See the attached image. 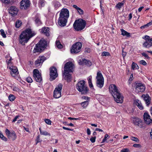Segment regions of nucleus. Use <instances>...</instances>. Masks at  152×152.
I'll list each match as a JSON object with an SVG mask.
<instances>
[{
    "label": "nucleus",
    "instance_id": "obj_45",
    "mask_svg": "<svg viewBox=\"0 0 152 152\" xmlns=\"http://www.w3.org/2000/svg\"><path fill=\"white\" fill-rule=\"evenodd\" d=\"M45 1L44 0H39V4L41 7H43L45 5Z\"/></svg>",
    "mask_w": 152,
    "mask_h": 152
},
{
    "label": "nucleus",
    "instance_id": "obj_23",
    "mask_svg": "<svg viewBox=\"0 0 152 152\" xmlns=\"http://www.w3.org/2000/svg\"><path fill=\"white\" fill-rule=\"evenodd\" d=\"M144 100L145 101L146 105L148 106L151 103V98L149 96V94H143L142 96Z\"/></svg>",
    "mask_w": 152,
    "mask_h": 152
},
{
    "label": "nucleus",
    "instance_id": "obj_50",
    "mask_svg": "<svg viewBox=\"0 0 152 152\" xmlns=\"http://www.w3.org/2000/svg\"><path fill=\"white\" fill-rule=\"evenodd\" d=\"M140 63L141 64L145 66L147 64V63L144 60H142L140 61Z\"/></svg>",
    "mask_w": 152,
    "mask_h": 152
},
{
    "label": "nucleus",
    "instance_id": "obj_28",
    "mask_svg": "<svg viewBox=\"0 0 152 152\" xmlns=\"http://www.w3.org/2000/svg\"><path fill=\"white\" fill-rule=\"evenodd\" d=\"M73 8H75L77 11L80 15H83L84 14V11L80 8L79 7L76 5L74 4L72 6Z\"/></svg>",
    "mask_w": 152,
    "mask_h": 152
},
{
    "label": "nucleus",
    "instance_id": "obj_22",
    "mask_svg": "<svg viewBox=\"0 0 152 152\" xmlns=\"http://www.w3.org/2000/svg\"><path fill=\"white\" fill-rule=\"evenodd\" d=\"M9 68L11 71L10 73L12 77H15L19 74V72L17 67L12 66Z\"/></svg>",
    "mask_w": 152,
    "mask_h": 152
},
{
    "label": "nucleus",
    "instance_id": "obj_9",
    "mask_svg": "<svg viewBox=\"0 0 152 152\" xmlns=\"http://www.w3.org/2000/svg\"><path fill=\"white\" fill-rule=\"evenodd\" d=\"M63 85L61 84H59L58 86L55 89L53 92V96L55 98H58L61 96V92Z\"/></svg>",
    "mask_w": 152,
    "mask_h": 152
},
{
    "label": "nucleus",
    "instance_id": "obj_17",
    "mask_svg": "<svg viewBox=\"0 0 152 152\" xmlns=\"http://www.w3.org/2000/svg\"><path fill=\"white\" fill-rule=\"evenodd\" d=\"M18 9L15 6H11L9 9V13L12 17H15L18 14Z\"/></svg>",
    "mask_w": 152,
    "mask_h": 152
},
{
    "label": "nucleus",
    "instance_id": "obj_7",
    "mask_svg": "<svg viewBox=\"0 0 152 152\" xmlns=\"http://www.w3.org/2000/svg\"><path fill=\"white\" fill-rule=\"evenodd\" d=\"M74 65L71 61L67 62L64 65V72H73L74 71Z\"/></svg>",
    "mask_w": 152,
    "mask_h": 152
},
{
    "label": "nucleus",
    "instance_id": "obj_53",
    "mask_svg": "<svg viewBox=\"0 0 152 152\" xmlns=\"http://www.w3.org/2000/svg\"><path fill=\"white\" fill-rule=\"evenodd\" d=\"M108 137V134H106L105 135V136H104V138H103V139L102 140V143H104V142L106 140V139H107V138Z\"/></svg>",
    "mask_w": 152,
    "mask_h": 152
},
{
    "label": "nucleus",
    "instance_id": "obj_47",
    "mask_svg": "<svg viewBox=\"0 0 152 152\" xmlns=\"http://www.w3.org/2000/svg\"><path fill=\"white\" fill-rule=\"evenodd\" d=\"M110 55V53L108 52H103L102 54V56H108Z\"/></svg>",
    "mask_w": 152,
    "mask_h": 152
},
{
    "label": "nucleus",
    "instance_id": "obj_33",
    "mask_svg": "<svg viewBox=\"0 0 152 152\" xmlns=\"http://www.w3.org/2000/svg\"><path fill=\"white\" fill-rule=\"evenodd\" d=\"M92 77L91 76H90L88 78V82L89 84V87L91 88H93V86L92 83Z\"/></svg>",
    "mask_w": 152,
    "mask_h": 152
},
{
    "label": "nucleus",
    "instance_id": "obj_36",
    "mask_svg": "<svg viewBox=\"0 0 152 152\" xmlns=\"http://www.w3.org/2000/svg\"><path fill=\"white\" fill-rule=\"evenodd\" d=\"M135 68L138 69H139V67L137 64L134 62H133L132 64V69L134 70L135 69Z\"/></svg>",
    "mask_w": 152,
    "mask_h": 152
},
{
    "label": "nucleus",
    "instance_id": "obj_15",
    "mask_svg": "<svg viewBox=\"0 0 152 152\" xmlns=\"http://www.w3.org/2000/svg\"><path fill=\"white\" fill-rule=\"evenodd\" d=\"M20 4V8L21 9L26 10L29 7L30 3L29 0H22Z\"/></svg>",
    "mask_w": 152,
    "mask_h": 152
},
{
    "label": "nucleus",
    "instance_id": "obj_12",
    "mask_svg": "<svg viewBox=\"0 0 152 152\" xmlns=\"http://www.w3.org/2000/svg\"><path fill=\"white\" fill-rule=\"evenodd\" d=\"M133 124L136 126L139 127L140 128H144L145 124L142 120L140 118H135L133 121Z\"/></svg>",
    "mask_w": 152,
    "mask_h": 152
},
{
    "label": "nucleus",
    "instance_id": "obj_54",
    "mask_svg": "<svg viewBox=\"0 0 152 152\" xmlns=\"http://www.w3.org/2000/svg\"><path fill=\"white\" fill-rule=\"evenodd\" d=\"M120 152H130L129 150L127 148L122 149Z\"/></svg>",
    "mask_w": 152,
    "mask_h": 152
},
{
    "label": "nucleus",
    "instance_id": "obj_21",
    "mask_svg": "<svg viewBox=\"0 0 152 152\" xmlns=\"http://www.w3.org/2000/svg\"><path fill=\"white\" fill-rule=\"evenodd\" d=\"M46 59V58L43 56H39L37 59L35 61V65L37 66L40 65Z\"/></svg>",
    "mask_w": 152,
    "mask_h": 152
},
{
    "label": "nucleus",
    "instance_id": "obj_6",
    "mask_svg": "<svg viewBox=\"0 0 152 152\" xmlns=\"http://www.w3.org/2000/svg\"><path fill=\"white\" fill-rule=\"evenodd\" d=\"M96 86L100 88H101L104 85V78L103 75L99 71L97 73V76L96 77Z\"/></svg>",
    "mask_w": 152,
    "mask_h": 152
},
{
    "label": "nucleus",
    "instance_id": "obj_13",
    "mask_svg": "<svg viewBox=\"0 0 152 152\" xmlns=\"http://www.w3.org/2000/svg\"><path fill=\"white\" fill-rule=\"evenodd\" d=\"M33 76L35 80L37 82L40 83L42 80L41 74L37 69H34L33 71Z\"/></svg>",
    "mask_w": 152,
    "mask_h": 152
},
{
    "label": "nucleus",
    "instance_id": "obj_31",
    "mask_svg": "<svg viewBox=\"0 0 152 152\" xmlns=\"http://www.w3.org/2000/svg\"><path fill=\"white\" fill-rule=\"evenodd\" d=\"M121 34L123 36H126L128 37H129L130 36V33L124 29H121Z\"/></svg>",
    "mask_w": 152,
    "mask_h": 152
},
{
    "label": "nucleus",
    "instance_id": "obj_40",
    "mask_svg": "<svg viewBox=\"0 0 152 152\" xmlns=\"http://www.w3.org/2000/svg\"><path fill=\"white\" fill-rule=\"evenodd\" d=\"M40 136L39 134L37 135L35 140L36 145H37L38 143L41 142L42 140L40 139Z\"/></svg>",
    "mask_w": 152,
    "mask_h": 152
},
{
    "label": "nucleus",
    "instance_id": "obj_25",
    "mask_svg": "<svg viewBox=\"0 0 152 152\" xmlns=\"http://www.w3.org/2000/svg\"><path fill=\"white\" fill-rule=\"evenodd\" d=\"M49 30V28L48 27H44L42 28L41 32L43 34L47 37H48L50 36Z\"/></svg>",
    "mask_w": 152,
    "mask_h": 152
},
{
    "label": "nucleus",
    "instance_id": "obj_19",
    "mask_svg": "<svg viewBox=\"0 0 152 152\" xmlns=\"http://www.w3.org/2000/svg\"><path fill=\"white\" fill-rule=\"evenodd\" d=\"M113 96L115 100L117 103H122L123 102V97L121 95L119 92L118 94L112 96Z\"/></svg>",
    "mask_w": 152,
    "mask_h": 152
},
{
    "label": "nucleus",
    "instance_id": "obj_59",
    "mask_svg": "<svg viewBox=\"0 0 152 152\" xmlns=\"http://www.w3.org/2000/svg\"><path fill=\"white\" fill-rule=\"evenodd\" d=\"M133 74H131L130 75V77L129 79V81H132L133 80Z\"/></svg>",
    "mask_w": 152,
    "mask_h": 152
},
{
    "label": "nucleus",
    "instance_id": "obj_4",
    "mask_svg": "<svg viewBox=\"0 0 152 152\" xmlns=\"http://www.w3.org/2000/svg\"><path fill=\"white\" fill-rule=\"evenodd\" d=\"M85 83L84 80H81L79 81L76 86L77 89L82 94L86 95L89 93L88 88Z\"/></svg>",
    "mask_w": 152,
    "mask_h": 152
},
{
    "label": "nucleus",
    "instance_id": "obj_51",
    "mask_svg": "<svg viewBox=\"0 0 152 152\" xmlns=\"http://www.w3.org/2000/svg\"><path fill=\"white\" fill-rule=\"evenodd\" d=\"M45 122L48 125H50L51 124V121L49 119H46L45 120Z\"/></svg>",
    "mask_w": 152,
    "mask_h": 152
},
{
    "label": "nucleus",
    "instance_id": "obj_55",
    "mask_svg": "<svg viewBox=\"0 0 152 152\" xmlns=\"http://www.w3.org/2000/svg\"><path fill=\"white\" fill-rule=\"evenodd\" d=\"M12 60V57H10V59L8 60V61L7 62V63L8 66H9L10 64H12V62H11V61Z\"/></svg>",
    "mask_w": 152,
    "mask_h": 152
},
{
    "label": "nucleus",
    "instance_id": "obj_44",
    "mask_svg": "<svg viewBox=\"0 0 152 152\" xmlns=\"http://www.w3.org/2000/svg\"><path fill=\"white\" fill-rule=\"evenodd\" d=\"M0 31L1 32V34L3 37L4 38H6V35L4 32V30L3 29H1L0 30Z\"/></svg>",
    "mask_w": 152,
    "mask_h": 152
},
{
    "label": "nucleus",
    "instance_id": "obj_49",
    "mask_svg": "<svg viewBox=\"0 0 152 152\" xmlns=\"http://www.w3.org/2000/svg\"><path fill=\"white\" fill-rule=\"evenodd\" d=\"M96 138V136L91 137L90 139V140L92 143H94L95 142Z\"/></svg>",
    "mask_w": 152,
    "mask_h": 152
},
{
    "label": "nucleus",
    "instance_id": "obj_56",
    "mask_svg": "<svg viewBox=\"0 0 152 152\" xmlns=\"http://www.w3.org/2000/svg\"><path fill=\"white\" fill-rule=\"evenodd\" d=\"M132 13H129V16H128V20L129 21H130L132 18Z\"/></svg>",
    "mask_w": 152,
    "mask_h": 152
},
{
    "label": "nucleus",
    "instance_id": "obj_41",
    "mask_svg": "<svg viewBox=\"0 0 152 152\" xmlns=\"http://www.w3.org/2000/svg\"><path fill=\"white\" fill-rule=\"evenodd\" d=\"M124 5L121 2H118L116 5L115 7L116 8L120 10L121 7H123Z\"/></svg>",
    "mask_w": 152,
    "mask_h": 152
},
{
    "label": "nucleus",
    "instance_id": "obj_39",
    "mask_svg": "<svg viewBox=\"0 0 152 152\" xmlns=\"http://www.w3.org/2000/svg\"><path fill=\"white\" fill-rule=\"evenodd\" d=\"M145 123L147 124H150L151 123H152V119L150 118L144 119Z\"/></svg>",
    "mask_w": 152,
    "mask_h": 152
},
{
    "label": "nucleus",
    "instance_id": "obj_42",
    "mask_svg": "<svg viewBox=\"0 0 152 152\" xmlns=\"http://www.w3.org/2000/svg\"><path fill=\"white\" fill-rule=\"evenodd\" d=\"M130 139L132 141H135L137 142H139V139L136 137L132 136L130 138Z\"/></svg>",
    "mask_w": 152,
    "mask_h": 152
},
{
    "label": "nucleus",
    "instance_id": "obj_61",
    "mask_svg": "<svg viewBox=\"0 0 152 152\" xmlns=\"http://www.w3.org/2000/svg\"><path fill=\"white\" fill-rule=\"evenodd\" d=\"M133 146L135 148H139L140 147L141 145L140 144H134L133 145Z\"/></svg>",
    "mask_w": 152,
    "mask_h": 152
},
{
    "label": "nucleus",
    "instance_id": "obj_26",
    "mask_svg": "<svg viewBox=\"0 0 152 152\" xmlns=\"http://www.w3.org/2000/svg\"><path fill=\"white\" fill-rule=\"evenodd\" d=\"M35 22V23L38 26H39L42 24V22L40 20V17L38 14H37L34 18Z\"/></svg>",
    "mask_w": 152,
    "mask_h": 152
},
{
    "label": "nucleus",
    "instance_id": "obj_5",
    "mask_svg": "<svg viewBox=\"0 0 152 152\" xmlns=\"http://www.w3.org/2000/svg\"><path fill=\"white\" fill-rule=\"evenodd\" d=\"M86 24V22L85 20L79 18L75 21L73 24V26L75 30L78 31L84 29Z\"/></svg>",
    "mask_w": 152,
    "mask_h": 152
},
{
    "label": "nucleus",
    "instance_id": "obj_48",
    "mask_svg": "<svg viewBox=\"0 0 152 152\" xmlns=\"http://www.w3.org/2000/svg\"><path fill=\"white\" fill-rule=\"evenodd\" d=\"M26 81L28 83H31L33 82V80L31 77H28L26 78Z\"/></svg>",
    "mask_w": 152,
    "mask_h": 152
},
{
    "label": "nucleus",
    "instance_id": "obj_3",
    "mask_svg": "<svg viewBox=\"0 0 152 152\" xmlns=\"http://www.w3.org/2000/svg\"><path fill=\"white\" fill-rule=\"evenodd\" d=\"M47 47V41L43 38H42L36 45L33 52L34 53L42 52Z\"/></svg>",
    "mask_w": 152,
    "mask_h": 152
},
{
    "label": "nucleus",
    "instance_id": "obj_35",
    "mask_svg": "<svg viewBox=\"0 0 152 152\" xmlns=\"http://www.w3.org/2000/svg\"><path fill=\"white\" fill-rule=\"evenodd\" d=\"M56 45L59 49H61L63 48V45L61 44L59 40H56Z\"/></svg>",
    "mask_w": 152,
    "mask_h": 152
},
{
    "label": "nucleus",
    "instance_id": "obj_58",
    "mask_svg": "<svg viewBox=\"0 0 152 152\" xmlns=\"http://www.w3.org/2000/svg\"><path fill=\"white\" fill-rule=\"evenodd\" d=\"M122 54L123 57L124 58L126 54V53L125 52H124L123 50L122 51Z\"/></svg>",
    "mask_w": 152,
    "mask_h": 152
},
{
    "label": "nucleus",
    "instance_id": "obj_52",
    "mask_svg": "<svg viewBox=\"0 0 152 152\" xmlns=\"http://www.w3.org/2000/svg\"><path fill=\"white\" fill-rule=\"evenodd\" d=\"M90 98L88 96H82V99H84V100H86V101H88V102H89L90 100Z\"/></svg>",
    "mask_w": 152,
    "mask_h": 152
},
{
    "label": "nucleus",
    "instance_id": "obj_10",
    "mask_svg": "<svg viewBox=\"0 0 152 152\" xmlns=\"http://www.w3.org/2000/svg\"><path fill=\"white\" fill-rule=\"evenodd\" d=\"M82 44L81 43L78 42L73 44L71 50L72 53H76L80 52Z\"/></svg>",
    "mask_w": 152,
    "mask_h": 152
},
{
    "label": "nucleus",
    "instance_id": "obj_14",
    "mask_svg": "<svg viewBox=\"0 0 152 152\" xmlns=\"http://www.w3.org/2000/svg\"><path fill=\"white\" fill-rule=\"evenodd\" d=\"M5 133L8 138H11L12 140H15L17 138V135L13 130L10 131L7 129H6L5 131Z\"/></svg>",
    "mask_w": 152,
    "mask_h": 152
},
{
    "label": "nucleus",
    "instance_id": "obj_11",
    "mask_svg": "<svg viewBox=\"0 0 152 152\" xmlns=\"http://www.w3.org/2000/svg\"><path fill=\"white\" fill-rule=\"evenodd\" d=\"M50 80L52 81L55 80L58 76L57 70L56 67L53 66L50 68Z\"/></svg>",
    "mask_w": 152,
    "mask_h": 152
},
{
    "label": "nucleus",
    "instance_id": "obj_57",
    "mask_svg": "<svg viewBox=\"0 0 152 152\" xmlns=\"http://www.w3.org/2000/svg\"><path fill=\"white\" fill-rule=\"evenodd\" d=\"M91 50V49L89 48H86L85 49V52L87 53H90Z\"/></svg>",
    "mask_w": 152,
    "mask_h": 152
},
{
    "label": "nucleus",
    "instance_id": "obj_46",
    "mask_svg": "<svg viewBox=\"0 0 152 152\" xmlns=\"http://www.w3.org/2000/svg\"><path fill=\"white\" fill-rule=\"evenodd\" d=\"M141 54L142 56H144L145 57V58L148 59H150V57H149L148 56V55L146 54L144 52L142 53Z\"/></svg>",
    "mask_w": 152,
    "mask_h": 152
},
{
    "label": "nucleus",
    "instance_id": "obj_20",
    "mask_svg": "<svg viewBox=\"0 0 152 152\" xmlns=\"http://www.w3.org/2000/svg\"><path fill=\"white\" fill-rule=\"evenodd\" d=\"M78 63L80 65H85L88 67L90 66L92 64V62L90 61L85 58H82L79 60Z\"/></svg>",
    "mask_w": 152,
    "mask_h": 152
},
{
    "label": "nucleus",
    "instance_id": "obj_62",
    "mask_svg": "<svg viewBox=\"0 0 152 152\" xmlns=\"http://www.w3.org/2000/svg\"><path fill=\"white\" fill-rule=\"evenodd\" d=\"M10 0H1L2 2L7 4H9L10 2Z\"/></svg>",
    "mask_w": 152,
    "mask_h": 152
},
{
    "label": "nucleus",
    "instance_id": "obj_2",
    "mask_svg": "<svg viewBox=\"0 0 152 152\" xmlns=\"http://www.w3.org/2000/svg\"><path fill=\"white\" fill-rule=\"evenodd\" d=\"M69 17V12L68 10L66 8H62L59 14L58 22V24L61 27L65 26Z\"/></svg>",
    "mask_w": 152,
    "mask_h": 152
},
{
    "label": "nucleus",
    "instance_id": "obj_16",
    "mask_svg": "<svg viewBox=\"0 0 152 152\" xmlns=\"http://www.w3.org/2000/svg\"><path fill=\"white\" fill-rule=\"evenodd\" d=\"M109 91L112 96L115 95L119 92L117 87L115 84H112L110 85L109 87Z\"/></svg>",
    "mask_w": 152,
    "mask_h": 152
},
{
    "label": "nucleus",
    "instance_id": "obj_1",
    "mask_svg": "<svg viewBox=\"0 0 152 152\" xmlns=\"http://www.w3.org/2000/svg\"><path fill=\"white\" fill-rule=\"evenodd\" d=\"M36 33L32 31L31 29L28 28L23 31L19 37L20 43L22 45H24L28 40L35 35Z\"/></svg>",
    "mask_w": 152,
    "mask_h": 152
},
{
    "label": "nucleus",
    "instance_id": "obj_64",
    "mask_svg": "<svg viewBox=\"0 0 152 152\" xmlns=\"http://www.w3.org/2000/svg\"><path fill=\"white\" fill-rule=\"evenodd\" d=\"M19 116L18 115H16L15 117L12 120V122H15L16 121L17 119L19 117Z\"/></svg>",
    "mask_w": 152,
    "mask_h": 152
},
{
    "label": "nucleus",
    "instance_id": "obj_30",
    "mask_svg": "<svg viewBox=\"0 0 152 152\" xmlns=\"http://www.w3.org/2000/svg\"><path fill=\"white\" fill-rule=\"evenodd\" d=\"M151 25H152V20L147 23V24L141 26L140 28L141 29H144L148 28Z\"/></svg>",
    "mask_w": 152,
    "mask_h": 152
},
{
    "label": "nucleus",
    "instance_id": "obj_37",
    "mask_svg": "<svg viewBox=\"0 0 152 152\" xmlns=\"http://www.w3.org/2000/svg\"><path fill=\"white\" fill-rule=\"evenodd\" d=\"M15 99V97L13 94H10L8 96V99L10 101L12 102L14 101Z\"/></svg>",
    "mask_w": 152,
    "mask_h": 152
},
{
    "label": "nucleus",
    "instance_id": "obj_27",
    "mask_svg": "<svg viewBox=\"0 0 152 152\" xmlns=\"http://www.w3.org/2000/svg\"><path fill=\"white\" fill-rule=\"evenodd\" d=\"M135 104L138 108L140 110H143V107L140 101L138 99H136L135 101Z\"/></svg>",
    "mask_w": 152,
    "mask_h": 152
},
{
    "label": "nucleus",
    "instance_id": "obj_38",
    "mask_svg": "<svg viewBox=\"0 0 152 152\" xmlns=\"http://www.w3.org/2000/svg\"><path fill=\"white\" fill-rule=\"evenodd\" d=\"M150 116L147 112H145L143 115L144 119L150 118Z\"/></svg>",
    "mask_w": 152,
    "mask_h": 152
},
{
    "label": "nucleus",
    "instance_id": "obj_34",
    "mask_svg": "<svg viewBox=\"0 0 152 152\" xmlns=\"http://www.w3.org/2000/svg\"><path fill=\"white\" fill-rule=\"evenodd\" d=\"M89 102L88 101H85L81 103L80 105L84 108H86L88 105Z\"/></svg>",
    "mask_w": 152,
    "mask_h": 152
},
{
    "label": "nucleus",
    "instance_id": "obj_18",
    "mask_svg": "<svg viewBox=\"0 0 152 152\" xmlns=\"http://www.w3.org/2000/svg\"><path fill=\"white\" fill-rule=\"evenodd\" d=\"M145 86L142 83H137L135 84V89L138 92H143L145 89Z\"/></svg>",
    "mask_w": 152,
    "mask_h": 152
},
{
    "label": "nucleus",
    "instance_id": "obj_8",
    "mask_svg": "<svg viewBox=\"0 0 152 152\" xmlns=\"http://www.w3.org/2000/svg\"><path fill=\"white\" fill-rule=\"evenodd\" d=\"M145 41L142 44L143 46L147 48H149L152 46V38H150V37L148 35H145L142 37Z\"/></svg>",
    "mask_w": 152,
    "mask_h": 152
},
{
    "label": "nucleus",
    "instance_id": "obj_63",
    "mask_svg": "<svg viewBox=\"0 0 152 152\" xmlns=\"http://www.w3.org/2000/svg\"><path fill=\"white\" fill-rule=\"evenodd\" d=\"M2 140L5 141H7L8 139H7L5 136H4L3 137H2L1 138Z\"/></svg>",
    "mask_w": 152,
    "mask_h": 152
},
{
    "label": "nucleus",
    "instance_id": "obj_43",
    "mask_svg": "<svg viewBox=\"0 0 152 152\" xmlns=\"http://www.w3.org/2000/svg\"><path fill=\"white\" fill-rule=\"evenodd\" d=\"M22 24V22L21 21L18 20L16 22L15 24V26L17 28H19Z\"/></svg>",
    "mask_w": 152,
    "mask_h": 152
},
{
    "label": "nucleus",
    "instance_id": "obj_24",
    "mask_svg": "<svg viewBox=\"0 0 152 152\" xmlns=\"http://www.w3.org/2000/svg\"><path fill=\"white\" fill-rule=\"evenodd\" d=\"M69 73L67 72L65 73V72H64L63 74V76L64 79L68 82H69L71 81L72 78V75Z\"/></svg>",
    "mask_w": 152,
    "mask_h": 152
},
{
    "label": "nucleus",
    "instance_id": "obj_29",
    "mask_svg": "<svg viewBox=\"0 0 152 152\" xmlns=\"http://www.w3.org/2000/svg\"><path fill=\"white\" fill-rule=\"evenodd\" d=\"M52 3L55 8L56 9L58 8L61 5L60 3L56 0H54L53 1Z\"/></svg>",
    "mask_w": 152,
    "mask_h": 152
},
{
    "label": "nucleus",
    "instance_id": "obj_32",
    "mask_svg": "<svg viewBox=\"0 0 152 152\" xmlns=\"http://www.w3.org/2000/svg\"><path fill=\"white\" fill-rule=\"evenodd\" d=\"M40 132V134L41 135H43L45 136L48 135L49 136H50V133H48V132L46 131H42L41 128H40L39 129Z\"/></svg>",
    "mask_w": 152,
    "mask_h": 152
},
{
    "label": "nucleus",
    "instance_id": "obj_60",
    "mask_svg": "<svg viewBox=\"0 0 152 152\" xmlns=\"http://www.w3.org/2000/svg\"><path fill=\"white\" fill-rule=\"evenodd\" d=\"M62 128L63 129H65V130H70V131H73L74 130V129H70L69 128H66L64 126H63Z\"/></svg>",
    "mask_w": 152,
    "mask_h": 152
}]
</instances>
